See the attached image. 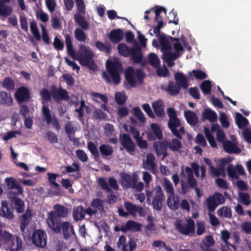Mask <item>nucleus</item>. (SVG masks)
<instances>
[{
  "label": "nucleus",
  "mask_w": 251,
  "mask_h": 251,
  "mask_svg": "<svg viewBox=\"0 0 251 251\" xmlns=\"http://www.w3.org/2000/svg\"><path fill=\"white\" fill-rule=\"evenodd\" d=\"M115 99L118 105H123L126 102L127 97L124 91L117 92L115 94Z\"/></svg>",
  "instance_id": "nucleus-55"
},
{
  "label": "nucleus",
  "mask_w": 251,
  "mask_h": 251,
  "mask_svg": "<svg viewBox=\"0 0 251 251\" xmlns=\"http://www.w3.org/2000/svg\"><path fill=\"white\" fill-rule=\"evenodd\" d=\"M158 38L162 51L166 52L169 51L172 48V46L170 43L171 39L169 38V36L168 37L165 35H161Z\"/></svg>",
  "instance_id": "nucleus-26"
},
{
  "label": "nucleus",
  "mask_w": 251,
  "mask_h": 251,
  "mask_svg": "<svg viewBox=\"0 0 251 251\" xmlns=\"http://www.w3.org/2000/svg\"><path fill=\"white\" fill-rule=\"evenodd\" d=\"M225 201V198L223 195L220 193L215 192L206 200L207 209L209 211L213 212L219 204L224 203Z\"/></svg>",
  "instance_id": "nucleus-9"
},
{
  "label": "nucleus",
  "mask_w": 251,
  "mask_h": 251,
  "mask_svg": "<svg viewBox=\"0 0 251 251\" xmlns=\"http://www.w3.org/2000/svg\"><path fill=\"white\" fill-rule=\"evenodd\" d=\"M7 195L10 201L14 204L16 212L18 213H23L25 210V203L22 199L17 197L18 195H15L13 192H8Z\"/></svg>",
  "instance_id": "nucleus-17"
},
{
  "label": "nucleus",
  "mask_w": 251,
  "mask_h": 251,
  "mask_svg": "<svg viewBox=\"0 0 251 251\" xmlns=\"http://www.w3.org/2000/svg\"><path fill=\"white\" fill-rule=\"evenodd\" d=\"M106 68L107 73L104 72L102 73V77L105 79L107 83H110L111 78L113 83L115 85H118L121 82L120 74L123 71L122 64L117 58L113 60H108L106 62Z\"/></svg>",
  "instance_id": "nucleus-2"
},
{
  "label": "nucleus",
  "mask_w": 251,
  "mask_h": 251,
  "mask_svg": "<svg viewBox=\"0 0 251 251\" xmlns=\"http://www.w3.org/2000/svg\"><path fill=\"white\" fill-rule=\"evenodd\" d=\"M15 97L18 102L21 103L29 100L30 98V93L27 88L21 87L17 90Z\"/></svg>",
  "instance_id": "nucleus-19"
},
{
  "label": "nucleus",
  "mask_w": 251,
  "mask_h": 251,
  "mask_svg": "<svg viewBox=\"0 0 251 251\" xmlns=\"http://www.w3.org/2000/svg\"><path fill=\"white\" fill-rule=\"evenodd\" d=\"M51 88V97L55 102L59 103L62 100H68L70 97L68 91L61 87L59 88L52 85Z\"/></svg>",
  "instance_id": "nucleus-10"
},
{
  "label": "nucleus",
  "mask_w": 251,
  "mask_h": 251,
  "mask_svg": "<svg viewBox=\"0 0 251 251\" xmlns=\"http://www.w3.org/2000/svg\"><path fill=\"white\" fill-rule=\"evenodd\" d=\"M40 95L42 100L45 102L51 101V91L50 92L47 89L44 88L41 90Z\"/></svg>",
  "instance_id": "nucleus-58"
},
{
  "label": "nucleus",
  "mask_w": 251,
  "mask_h": 251,
  "mask_svg": "<svg viewBox=\"0 0 251 251\" xmlns=\"http://www.w3.org/2000/svg\"><path fill=\"white\" fill-rule=\"evenodd\" d=\"M167 205L172 210L178 209L180 206L179 198L178 197L175 198V195H169L167 199Z\"/></svg>",
  "instance_id": "nucleus-32"
},
{
  "label": "nucleus",
  "mask_w": 251,
  "mask_h": 251,
  "mask_svg": "<svg viewBox=\"0 0 251 251\" xmlns=\"http://www.w3.org/2000/svg\"><path fill=\"white\" fill-rule=\"evenodd\" d=\"M71 225L69 222H63L62 224H60V229H62V233L64 238L68 239L71 236V234L69 232V229L71 228Z\"/></svg>",
  "instance_id": "nucleus-46"
},
{
  "label": "nucleus",
  "mask_w": 251,
  "mask_h": 251,
  "mask_svg": "<svg viewBox=\"0 0 251 251\" xmlns=\"http://www.w3.org/2000/svg\"><path fill=\"white\" fill-rule=\"evenodd\" d=\"M151 130L147 133L149 141H154L156 139L161 140L163 136L162 130L157 124L152 123L151 125Z\"/></svg>",
  "instance_id": "nucleus-18"
},
{
  "label": "nucleus",
  "mask_w": 251,
  "mask_h": 251,
  "mask_svg": "<svg viewBox=\"0 0 251 251\" xmlns=\"http://www.w3.org/2000/svg\"><path fill=\"white\" fill-rule=\"evenodd\" d=\"M122 185L126 189L130 188L133 186L132 183L131 176L127 174H125L122 176Z\"/></svg>",
  "instance_id": "nucleus-51"
},
{
  "label": "nucleus",
  "mask_w": 251,
  "mask_h": 251,
  "mask_svg": "<svg viewBox=\"0 0 251 251\" xmlns=\"http://www.w3.org/2000/svg\"><path fill=\"white\" fill-rule=\"evenodd\" d=\"M42 115L47 125H50L52 122L53 119L49 108L46 106H43L42 108Z\"/></svg>",
  "instance_id": "nucleus-47"
},
{
  "label": "nucleus",
  "mask_w": 251,
  "mask_h": 251,
  "mask_svg": "<svg viewBox=\"0 0 251 251\" xmlns=\"http://www.w3.org/2000/svg\"><path fill=\"white\" fill-rule=\"evenodd\" d=\"M153 147L157 156L163 155L162 159L169 155L167 152L168 148V141L164 140L163 141H157L153 143Z\"/></svg>",
  "instance_id": "nucleus-15"
},
{
  "label": "nucleus",
  "mask_w": 251,
  "mask_h": 251,
  "mask_svg": "<svg viewBox=\"0 0 251 251\" xmlns=\"http://www.w3.org/2000/svg\"><path fill=\"white\" fill-rule=\"evenodd\" d=\"M83 30L76 28L74 31L75 37L79 42H83L86 40L87 36Z\"/></svg>",
  "instance_id": "nucleus-48"
},
{
  "label": "nucleus",
  "mask_w": 251,
  "mask_h": 251,
  "mask_svg": "<svg viewBox=\"0 0 251 251\" xmlns=\"http://www.w3.org/2000/svg\"><path fill=\"white\" fill-rule=\"evenodd\" d=\"M130 58L134 64H140L142 67L147 65L146 60L143 59L142 50L139 45L132 47Z\"/></svg>",
  "instance_id": "nucleus-12"
},
{
  "label": "nucleus",
  "mask_w": 251,
  "mask_h": 251,
  "mask_svg": "<svg viewBox=\"0 0 251 251\" xmlns=\"http://www.w3.org/2000/svg\"><path fill=\"white\" fill-rule=\"evenodd\" d=\"M30 31L35 39L37 41L41 39V35L37 27V23L35 21H32L30 23Z\"/></svg>",
  "instance_id": "nucleus-49"
},
{
  "label": "nucleus",
  "mask_w": 251,
  "mask_h": 251,
  "mask_svg": "<svg viewBox=\"0 0 251 251\" xmlns=\"http://www.w3.org/2000/svg\"><path fill=\"white\" fill-rule=\"evenodd\" d=\"M155 156L152 153H149L147 155L146 166L148 169L154 171L156 168L155 163Z\"/></svg>",
  "instance_id": "nucleus-43"
},
{
  "label": "nucleus",
  "mask_w": 251,
  "mask_h": 251,
  "mask_svg": "<svg viewBox=\"0 0 251 251\" xmlns=\"http://www.w3.org/2000/svg\"><path fill=\"white\" fill-rule=\"evenodd\" d=\"M10 0H0V16L7 17L11 15L13 12L11 6L6 5L9 3Z\"/></svg>",
  "instance_id": "nucleus-23"
},
{
  "label": "nucleus",
  "mask_w": 251,
  "mask_h": 251,
  "mask_svg": "<svg viewBox=\"0 0 251 251\" xmlns=\"http://www.w3.org/2000/svg\"><path fill=\"white\" fill-rule=\"evenodd\" d=\"M13 238L12 234H10L7 231H2L1 229L0 230V242L1 244H5L12 241Z\"/></svg>",
  "instance_id": "nucleus-45"
},
{
  "label": "nucleus",
  "mask_w": 251,
  "mask_h": 251,
  "mask_svg": "<svg viewBox=\"0 0 251 251\" xmlns=\"http://www.w3.org/2000/svg\"><path fill=\"white\" fill-rule=\"evenodd\" d=\"M126 237L121 235L117 243V247L121 249L122 251H133L136 248V244L132 238H130L126 243Z\"/></svg>",
  "instance_id": "nucleus-11"
},
{
  "label": "nucleus",
  "mask_w": 251,
  "mask_h": 251,
  "mask_svg": "<svg viewBox=\"0 0 251 251\" xmlns=\"http://www.w3.org/2000/svg\"><path fill=\"white\" fill-rule=\"evenodd\" d=\"M218 214L219 216L227 218L232 217L231 210L228 207L223 206L220 208L218 211Z\"/></svg>",
  "instance_id": "nucleus-53"
},
{
  "label": "nucleus",
  "mask_w": 251,
  "mask_h": 251,
  "mask_svg": "<svg viewBox=\"0 0 251 251\" xmlns=\"http://www.w3.org/2000/svg\"><path fill=\"white\" fill-rule=\"evenodd\" d=\"M141 224L138 223L134 221H128L125 227H121V230L126 232L128 230H134L136 231H138L141 229Z\"/></svg>",
  "instance_id": "nucleus-29"
},
{
  "label": "nucleus",
  "mask_w": 251,
  "mask_h": 251,
  "mask_svg": "<svg viewBox=\"0 0 251 251\" xmlns=\"http://www.w3.org/2000/svg\"><path fill=\"white\" fill-rule=\"evenodd\" d=\"M73 216L75 221L81 220L85 217L84 208L82 206H78L73 209Z\"/></svg>",
  "instance_id": "nucleus-35"
},
{
  "label": "nucleus",
  "mask_w": 251,
  "mask_h": 251,
  "mask_svg": "<svg viewBox=\"0 0 251 251\" xmlns=\"http://www.w3.org/2000/svg\"><path fill=\"white\" fill-rule=\"evenodd\" d=\"M223 148L229 153L239 154L241 152L240 148L230 140H226L224 142Z\"/></svg>",
  "instance_id": "nucleus-22"
},
{
  "label": "nucleus",
  "mask_w": 251,
  "mask_h": 251,
  "mask_svg": "<svg viewBox=\"0 0 251 251\" xmlns=\"http://www.w3.org/2000/svg\"><path fill=\"white\" fill-rule=\"evenodd\" d=\"M175 227L182 234L190 235L193 234L195 230V222L191 218L187 220V224L182 223L181 221H177Z\"/></svg>",
  "instance_id": "nucleus-7"
},
{
  "label": "nucleus",
  "mask_w": 251,
  "mask_h": 251,
  "mask_svg": "<svg viewBox=\"0 0 251 251\" xmlns=\"http://www.w3.org/2000/svg\"><path fill=\"white\" fill-rule=\"evenodd\" d=\"M202 118L207 119L211 122H215L217 119V115L216 113L209 109H205L202 112Z\"/></svg>",
  "instance_id": "nucleus-38"
},
{
  "label": "nucleus",
  "mask_w": 251,
  "mask_h": 251,
  "mask_svg": "<svg viewBox=\"0 0 251 251\" xmlns=\"http://www.w3.org/2000/svg\"><path fill=\"white\" fill-rule=\"evenodd\" d=\"M75 22L84 30H87L89 28L88 22L80 14H75L74 16Z\"/></svg>",
  "instance_id": "nucleus-36"
},
{
  "label": "nucleus",
  "mask_w": 251,
  "mask_h": 251,
  "mask_svg": "<svg viewBox=\"0 0 251 251\" xmlns=\"http://www.w3.org/2000/svg\"><path fill=\"white\" fill-rule=\"evenodd\" d=\"M149 63L154 68L160 66V61L157 55L153 52L150 53L148 55Z\"/></svg>",
  "instance_id": "nucleus-44"
},
{
  "label": "nucleus",
  "mask_w": 251,
  "mask_h": 251,
  "mask_svg": "<svg viewBox=\"0 0 251 251\" xmlns=\"http://www.w3.org/2000/svg\"><path fill=\"white\" fill-rule=\"evenodd\" d=\"M96 48L100 51H103L105 53L109 54L111 52V47L110 44L105 45L103 43L97 41L95 43Z\"/></svg>",
  "instance_id": "nucleus-54"
},
{
  "label": "nucleus",
  "mask_w": 251,
  "mask_h": 251,
  "mask_svg": "<svg viewBox=\"0 0 251 251\" xmlns=\"http://www.w3.org/2000/svg\"><path fill=\"white\" fill-rule=\"evenodd\" d=\"M169 149L172 151H178L182 148V143L177 139H173L171 142L168 141Z\"/></svg>",
  "instance_id": "nucleus-42"
},
{
  "label": "nucleus",
  "mask_w": 251,
  "mask_h": 251,
  "mask_svg": "<svg viewBox=\"0 0 251 251\" xmlns=\"http://www.w3.org/2000/svg\"><path fill=\"white\" fill-rule=\"evenodd\" d=\"M239 197L243 204L249 205L251 203V199L248 193L240 192L239 194Z\"/></svg>",
  "instance_id": "nucleus-57"
},
{
  "label": "nucleus",
  "mask_w": 251,
  "mask_h": 251,
  "mask_svg": "<svg viewBox=\"0 0 251 251\" xmlns=\"http://www.w3.org/2000/svg\"><path fill=\"white\" fill-rule=\"evenodd\" d=\"M185 172L187 174V182L183 180H181V195H186L190 188L193 189L197 186V182L194 177L192 169L186 167Z\"/></svg>",
  "instance_id": "nucleus-6"
},
{
  "label": "nucleus",
  "mask_w": 251,
  "mask_h": 251,
  "mask_svg": "<svg viewBox=\"0 0 251 251\" xmlns=\"http://www.w3.org/2000/svg\"><path fill=\"white\" fill-rule=\"evenodd\" d=\"M47 175L48 176V180L50 183L53 185L56 188L59 189L60 185L56 182V177L58 176V174L48 173Z\"/></svg>",
  "instance_id": "nucleus-63"
},
{
  "label": "nucleus",
  "mask_w": 251,
  "mask_h": 251,
  "mask_svg": "<svg viewBox=\"0 0 251 251\" xmlns=\"http://www.w3.org/2000/svg\"><path fill=\"white\" fill-rule=\"evenodd\" d=\"M91 96L93 100L97 102H99L98 99H100L103 103H108V98L106 95L97 92H92Z\"/></svg>",
  "instance_id": "nucleus-60"
},
{
  "label": "nucleus",
  "mask_w": 251,
  "mask_h": 251,
  "mask_svg": "<svg viewBox=\"0 0 251 251\" xmlns=\"http://www.w3.org/2000/svg\"><path fill=\"white\" fill-rule=\"evenodd\" d=\"M235 121L239 128H243L246 127L249 125L248 119L238 112L236 113Z\"/></svg>",
  "instance_id": "nucleus-37"
},
{
  "label": "nucleus",
  "mask_w": 251,
  "mask_h": 251,
  "mask_svg": "<svg viewBox=\"0 0 251 251\" xmlns=\"http://www.w3.org/2000/svg\"><path fill=\"white\" fill-rule=\"evenodd\" d=\"M124 37V33L120 28L111 30L109 35L108 38L113 43L117 44L121 41Z\"/></svg>",
  "instance_id": "nucleus-24"
},
{
  "label": "nucleus",
  "mask_w": 251,
  "mask_h": 251,
  "mask_svg": "<svg viewBox=\"0 0 251 251\" xmlns=\"http://www.w3.org/2000/svg\"><path fill=\"white\" fill-rule=\"evenodd\" d=\"M64 37L68 54L73 58H75L76 56L82 66H86L90 70H95L97 68V66L93 60L94 53L90 47L80 45L76 53L72 44L71 35L66 34Z\"/></svg>",
  "instance_id": "nucleus-1"
},
{
  "label": "nucleus",
  "mask_w": 251,
  "mask_h": 251,
  "mask_svg": "<svg viewBox=\"0 0 251 251\" xmlns=\"http://www.w3.org/2000/svg\"><path fill=\"white\" fill-rule=\"evenodd\" d=\"M87 148L89 151L92 155L93 156L94 159L95 161H99L100 156L99 152L97 147V146L92 141H89L87 142Z\"/></svg>",
  "instance_id": "nucleus-30"
},
{
  "label": "nucleus",
  "mask_w": 251,
  "mask_h": 251,
  "mask_svg": "<svg viewBox=\"0 0 251 251\" xmlns=\"http://www.w3.org/2000/svg\"><path fill=\"white\" fill-rule=\"evenodd\" d=\"M184 115L187 123L190 125L194 126L198 124L199 119L194 112L187 110L184 112Z\"/></svg>",
  "instance_id": "nucleus-27"
},
{
  "label": "nucleus",
  "mask_w": 251,
  "mask_h": 251,
  "mask_svg": "<svg viewBox=\"0 0 251 251\" xmlns=\"http://www.w3.org/2000/svg\"><path fill=\"white\" fill-rule=\"evenodd\" d=\"M167 113L169 118L168 123L169 129L174 136L181 140L182 136L176 129L177 127L180 126L181 123L179 119L177 118L176 111L173 108L169 107L167 109Z\"/></svg>",
  "instance_id": "nucleus-4"
},
{
  "label": "nucleus",
  "mask_w": 251,
  "mask_h": 251,
  "mask_svg": "<svg viewBox=\"0 0 251 251\" xmlns=\"http://www.w3.org/2000/svg\"><path fill=\"white\" fill-rule=\"evenodd\" d=\"M117 50L121 55L127 57L131 54L132 47H129L125 43H120L117 46Z\"/></svg>",
  "instance_id": "nucleus-31"
},
{
  "label": "nucleus",
  "mask_w": 251,
  "mask_h": 251,
  "mask_svg": "<svg viewBox=\"0 0 251 251\" xmlns=\"http://www.w3.org/2000/svg\"><path fill=\"white\" fill-rule=\"evenodd\" d=\"M98 184L100 186L101 188L108 193H112V189L109 187L108 183L105 181L104 178L100 177L98 180Z\"/></svg>",
  "instance_id": "nucleus-64"
},
{
  "label": "nucleus",
  "mask_w": 251,
  "mask_h": 251,
  "mask_svg": "<svg viewBox=\"0 0 251 251\" xmlns=\"http://www.w3.org/2000/svg\"><path fill=\"white\" fill-rule=\"evenodd\" d=\"M0 102L2 104L10 106L13 103V100L10 94L5 91L0 92Z\"/></svg>",
  "instance_id": "nucleus-40"
},
{
  "label": "nucleus",
  "mask_w": 251,
  "mask_h": 251,
  "mask_svg": "<svg viewBox=\"0 0 251 251\" xmlns=\"http://www.w3.org/2000/svg\"><path fill=\"white\" fill-rule=\"evenodd\" d=\"M152 107L157 117H163L165 116L164 105L161 100L153 102Z\"/></svg>",
  "instance_id": "nucleus-25"
},
{
  "label": "nucleus",
  "mask_w": 251,
  "mask_h": 251,
  "mask_svg": "<svg viewBox=\"0 0 251 251\" xmlns=\"http://www.w3.org/2000/svg\"><path fill=\"white\" fill-rule=\"evenodd\" d=\"M119 140L121 144L125 148L127 152L131 154L135 149V145L130 136L126 133L120 135Z\"/></svg>",
  "instance_id": "nucleus-16"
},
{
  "label": "nucleus",
  "mask_w": 251,
  "mask_h": 251,
  "mask_svg": "<svg viewBox=\"0 0 251 251\" xmlns=\"http://www.w3.org/2000/svg\"><path fill=\"white\" fill-rule=\"evenodd\" d=\"M22 249V240L19 236L13 238L10 246V251H20Z\"/></svg>",
  "instance_id": "nucleus-33"
},
{
  "label": "nucleus",
  "mask_w": 251,
  "mask_h": 251,
  "mask_svg": "<svg viewBox=\"0 0 251 251\" xmlns=\"http://www.w3.org/2000/svg\"><path fill=\"white\" fill-rule=\"evenodd\" d=\"M125 75L128 84L130 87L134 88L136 86L135 76L136 77L139 82L142 83L143 82L145 74L140 69L135 70L132 67H128L125 71Z\"/></svg>",
  "instance_id": "nucleus-5"
},
{
  "label": "nucleus",
  "mask_w": 251,
  "mask_h": 251,
  "mask_svg": "<svg viewBox=\"0 0 251 251\" xmlns=\"http://www.w3.org/2000/svg\"><path fill=\"white\" fill-rule=\"evenodd\" d=\"M165 196L161 187H157L155 190V195L152 199V203L154 209L159 211L162 208V201L164 200Z\"/></svg>",
  "instance_id": "nucleus-14"
},
{
  "label": "nucleus",
  "mask_w": 251,
  "mask_h": 251,
  "mask_svg": "<svg viewBox=\"0 0 251 251\" xmlns=\"http://www.w3.org/2000/svg\"><path fill=\"white\" fill-rule=\"evenodd\" d=\"M1 209L0 210V216L11 220L14 218L12 209L9 206L8 202L6 201H1Z\"/></svg>",
  "instance_id": "nucleus-20"
},
{
  "label": "nucleus",
  "mask_w": 251,
  "mask_h": 251,
  "mask_svg": "<svg viewBox=\"0 0 251 251\" xmlns=\"http://www.w3.org/2000/svg\"><path fill=\"white\" fill-rule=\"evenodd\" d=\"M31 239L34 246L43 248L47 245V234L43 229L35 230L32 233Z\"/></svg>",
  "instance_id": "nucleus-8"
},
{
  "label": "nucleus",
  "mask_w": 251,
  "mask_h": 251,
  "mask_svg": "<svg viewBox=\"0 0 251 251\" xmlns=\"http://www.w3.org/2000/svg\"><path fill=\"white\" fill-rule=\"evenodd\" d=\"M165 90L170 96H176L179 93L180 88L174 81H170Z\"/></svg>",
  "instance_id": "nucleus-34"
},
{
  "label": "nucleus",
  "mask_w": 251,
  "mask_h": 251,
  "mask_svg": "<svg viewBox=\"0 0 251 251\" xmlns=\"http://www.w3.org/2000/svg\"><path fill=\"white\" fill-rule=\"evenodd\" d=\"M53 208L54 210L49 213L47 222L50 229L59 233L60 232L59 218L66 217L68 215V210L65 206L59 204H55Z\"/></svg>",
  "instance_id": "nucleus-3"
},
{
  "label": "nucleus",
  "mask_w": 251,
  "mask_h": 251,
  "mask_svg": "<svg viewBox=\"0 0 251 251\" xmlns=\"http://www.w3.org/2000/svg\"><path fill=\"white\" fill-rule=\"evenodd\" d=\"M32 216V210L26 209L25 212L22 215L20 220V228L22 233L25 232L26 227L27 226Z\"/></svg>",
  "instance_id": "nucleus-21"
},
{
  "label": "nucleus",
  "mask_w": 251,
  "mask_h": 251,
  "mask_svg": "<svg viewBox=\"0 0 251 251\" xmlns=\"http://www.w3.org/2000/svg\"><path fill=\"white\" fill-rule=\"evenodd\" d=\"M104 201L98 198L93 199L91 202V206L98 211L102 212L104 211Z\"/></svg>",
  "instance_id": "nucleus-41"
},
{
  "label": "nucleus",
  "mask_w": 251,
  "mask_h": 251,
  "mask_svg": "<svg viewBox=\"0 0 251 251\" xmlns=\"http://www.w3.org/2000/svg\"><path fill=\"white\" fill-rule=\"evenodd\" d=\"M214 244V240L211 235H208L206 237V242H203L201 246L204 251H211L210 247Z\"/></svg>",
  "instance_id": "nucleus-52"
},
{
  "label": "nucleus",
  "mask_w": 251,
  "mask_h": 251,
  "mask_svg": "<svg viewBox=\"0 0 251 251\" xmlns=\"http://www.w3.org/2000/svg\"><path fill=\"white\" fill-rule=\"evenodd\" d=\"M45 138L52 144L57 143L58 141L57 135L51 131H48L46 133Z\"/></svg>",
  "instance_id": "nucleus-61"
},
{
  "label": "nucleus",
  "mask_w": 251,
  "mask_h": 251,
  "mask_svg": "<svg viewBox=\"0 0 251 251\" xmlns=\"http://www.w3.org/2000/svg\"><path fill=\"white\" fill-rule=\"evenodd\" d=\"M99 150L103 157L110 156L113 153V148L109 145H100L99 147Z\"/></svg>",
  "instance_id": "nucleus-39"
},
{
  "label": "nucleus",
  "mask_w": 251,
  "mask_h": 251,
  "mask_svg": "<svg viewBox=\"0 0 251 251\" xmlns=\"http://www.w3.org/2000/svg\"><path fill=\"white\" fill-rule=\"evenodd\" d=\"M133 113L135 116L141 123H144L146 121V118L139 107H135L133 109Z\"/></svg>",
  "instance_id": "nucleus-62"
},
{
  "label": "nucleus",
  "mask_w": 251,
  "mask_h": 251,
  "mask_svg": "<svg viewBox=\"0 0 251 251\" xmlns=\"http://www.w3.org/2000/svg\"><path fill=\"white\" fill-rule=\"evenodd\" d=\"M201 89L203 94H210L211 91V83L209 80H204L200 85Z\"/></svg>",
  "instance_id": "nucleus-56"
},
{
  "label": "nucleus",
  "mask_w": 251,
  "mask_h": 251,
  "mask_svg": "<svg viewBox=\"0 0 251 251\" xmlns=\"http://www.w3.org/2000/svg\"><path fill=\"white\" fill-rule=\"evenodd\" d=\"M175 78L176 81L177 85L183 88V89H187L188 86V81L186 77L182 73H176L175 75Z\"/></svg>",
  "instance_id": "nucleus-28"
},
{
  "label": "nucleus",
  "mask_w": 251,
  "mask_h": 251,
  "mask_svg": "<svg viewBox=\"0 0 251 251\" xmlns=\"http://www.w3.org/2000/svg\"><path fill=\"white\" fill-rule=\"evenodd\" d=\"M85 108L86 110H90L89 106L85 105V101L83 100H81L80 102V106L78 108L75 110V111L78 113V118L80 121L83 122V117L84 115L83 109Z\"/></svg>",
  "instance_id": "nucleus-50"
},
{
  "label": "nucleus",
  "mask_w": 251,
  "mask_h": 251,
  "mask_svg": "<svg viewBox=\"0 0 251 251\" xmlns=\"http://www.w3.org/2000/svg\"><path fill=\"white\" fill-rule=\"evenodd\" d=\"M7 189L11 190L10 192H13L15 195H22L23 193V188L20 183L12 177H7L5 179Z\"/></svg>",
  "instance_id": "nucleus-13"
},
{
  "label": "nucleus",
  "mask_w": 251,
  "mask_h": 251,
  "mask_svg": "<svg viewBox=\"0 0 251 251\" xmlns=\"http://www.w3.org/2000/svg\"><path fill=\"white\" fill-rule=\"evenodd\" d=\"M164 187L166 192L169 193L170 195H175L174 188L172 182L167 178L164 179Z\"/></svg>",
  "instance_id": "nucleus-59"
}]
</instances>
